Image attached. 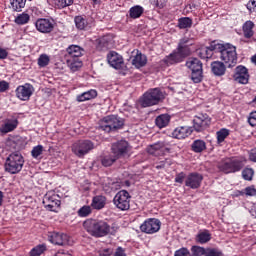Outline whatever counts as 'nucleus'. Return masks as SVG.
I'll list each match as a JSON object with an SVG mask.
<instances>
[{"mask_svg": "<svg viewBox=\"0 0 256 256\" xmlns=\"http://www.w3.org/2000/svg\"><path fill=\"white\" fill-rule=\"evenodd\" d=\"M95 97H97V92L95 90H89L78 95L76 99L78 103H83V101H90V99H95Z\"/></svg>", "mask_w": 256, "mask_h": 256, "instance_id": "c9c22d12", "label": "nucleus"}, {"mask_svg": "<svg viewBox=\"0 0 256 256\" xmlns=\"http://www.w3.org/2000/svg\"><path fill=\"white\" fill-rule=\"evenodd\" d=\"M205 256H223V254L218 249L207 248Z\"/></svg>", "mask_w": 256, "mask_h": 256, "instance_id": "603ef678", "label": "nucleus"}, {"mask_svg": "<svg viewBox=\"0 0 256 256\" xmlns=\"http://www.w3.org/2000/svg\"><path fill=\"white\" fill-rule=\"evenodd\" d=\"M46 251L47 246L45 244H39L30 250L29 256H41Z\"/></svg>", "mask_w": 256, "mask_h": 256, "instance_id": "58836bf2", "label": "nucleus"}, {"mask_svg": "<svg viewBox=\"0 0 256 256\" xmlns=\"http://www.w3.org/2000/svg\"><path fill=\"white\" fill-rule=\"evenodd\" d=\"M211 127V117L207 114H197L193 119V129L197 133H202L205 129H209Z\"/></svg>", "mask_w": 256, "mask_h": 256, "instance_id": "9b49d317", "label": "nucleus"}, {"mask_svg": "<svg viewBox=\"0 0 256 256\" xmlns=\"http://www.w3.org/2000/svg\"><path fill=\"white\" fill-rule=\"evenodd\" d=\"M212 73H214L217 77H221L225 75V64L223 62L214 61L211 63Z\"/></svg>", "mask_w": 256, "mask_h": 256, "instance_id": "7c9ffc66", "label": "nucleus"}, {"mask_svg": "<svg viewBox=\"0 0 256 256\" xmlns=\"http://www.w3.org/2000/svg\"><path fill=\"white\" fill-rule=\"evenodd\" d=\"M143 13H145V8L140 5H135L129 9L128 17H130V19H139Z\"/></svg>", "mask_w": 256, "mask_h": 256, "instance_id": "2f4dec72", "label": "nucleus"}, {"mask_svg": "<svg viewBox=\"0 0 256 256\" xmlns=\"http://www.w3.org/2000/svg\"><path fill=\"white\" fill-rule=\"evenodd\" d=\"M181 61H183L181 56H179L177 54V51L175 50L173 53H171L170 55L166 56L162 60V63H164V65H167V67H169L170 65H176V63H181Z\"/></svg>", "mask_w": 256, "mask_h": 256, "instance_id": "c756f323", "label": "nucleus"}, {"mask_svg": "<svg viewBox=\"0 0 256 256\" xmlns=\"http://www.w3.org/2000/svg\"><path fill=\"white\" fill-rule=\"evenodd\" d=\"M203 181V176L197 172L190 173L185 180L186 187L190 189H199L201 187V182Z\"/></svg>", "mask_w": 256, "mask_h": 256, "instance_id": "412c9836", "label": "nucleus"}, {"mask_svg": "<svg viewBox=\"0 0 256 256\" xmlns=\"http://www.w3.org/2000/svg\"><path fill=\"white\" fill-rule=\"evenodd\" d=\"M25 3H27V0H10V7L14 11L19 12L25 8Z\"/></svg>", "mask_w": 256, "mask_h": 256, "instance_id": "37998d69", "label": "nucleus"}, {"mask_svg": "<svg viewBox=\"0 0 256 256\" xmlns=\"http://www.w3.org/2000/svg\"><path fill=\"white\" fill-rule=\"evenodd\" d=\"M233 79L240 85H247L249 83V70L243 65H239L235 68Z\"/></svg>", "mask_w": 256, "mask_h": 256, "instance_id": "2eb2a0df", "label": "nucleus"}, {"mask_svg": "<svg viewBox=\"0 0 256 256\" xmlns=\"http://www.w3.org/2000/svg\"><path fill=\"white\" fill-rule=\"evenodd\" d=\"M147 153L154 157H161L165 153H169V144L166 142H157L147 147Z\"/></svg>", "mask_w": 256, "mask_h": 256, "instance_id": "dca6fc26", "label": "nucleus"}, {"mask_svg": "<svg viewBox=\"0 0 256 256\" xmlns=\"http://www.w3.org/2000/svg\"><path fill=\"white\" fill-rule=\"evenodd\" d=\"M241 195H246L247 197H256V188H255V186H249V187H246L242 191H237L236 192V197H239Z\"/></svg>", "mask_w": 256, "mask_h": 256, "instance_id": "79ce46f5", "label": "nucleus"}, {"mask_svg": "<svg viewBox=\"0 0 256 256\" xmlns=\"http://www.w3.org/2000/svg\"><path fill=\"white\" fill-rule=\"evenodd\" d=\"M114 205L120 211H128L131 207V195L126 190H120L114 197Z\"/></svg>", "mask_w": 256, "mask_h": 256, "instance_id": "9d476101", "label": "nucleus"}, {"mask_svg": "<svg viewBox=\"0 0 256 256\" xmlns=\"http://www.w3.org/2000/svg\"><path fill=\"white\" fill-rule=\"evenodd\" d=\"M183 181H185V173L180 172V173L177 174L176 177H175V183L183 184Z\"/></svg>", "mask_w": 256, "mask_h": 256, "instance_id": "4d7b16f0", "label": "nucleus"}, {"mask_svg": "<svg viewBox=\"0 0 256 256\" xmlns=\"http://www.w3.org/2000/svg\"><path fill=\"white\" fill-rule=\"evenodd\" d=\"M74 1L75 0H54V5L58 9H65V7H69V6L73 5Z\"/></svg>", "mask_w": 256, "mask_h": 256, "instance_id": "a18cd8bd", "label": "nucleus"}, {"mask_svg": "<svg viewBox=\"0 0 256 256\" xmlns=\"http://www.w3.org/2000/svg\"><path fill=\"white\" fill-rule=\"evenodd\" d=\"M112 153L119 159L129 153V143L125 140H120L112 144Z\"/></svg>", "mask_w": 256, "mask_h": 256, "instance_id": "6ab92c4d", "label": "nucleus"}, {"mask_svg": "<svg viewBox=\"0 0 256 256\" xmlns=\"http://www.w3.org/2000/svg\"><path fill=\"white\" fill-rule=\"evenodd\" d=\"M193 26V19L189 17H182L178 19L179 29H190Z\"/></svg>", "mask_w": 256, "mask_h": 256, "instance_id": "a19ab883", "label": "nucleus"}, {"mask_svg": "<svg viewBox=\"0 0 256 256\" xmlns=\"http://www.w3.org/2000/svg\"><path fill=\"white\" fill-rule=\"evenodd\" d=\"M218 53H220V59L228 67H234L237 65V48L231 44L218 43Z\"/></svg>", "mask_w": 256, "mask_h": 256, "instance_id": "7ed1b4c3", "label": "nucleus"}, {"mask_svg": "<svg viewBox=\"0 0 256 256\" xmlns=\"http://www.w3.org/2000/svg\"><path fill=\"white\" fill-rule=\"evenodd\" d=\"M190 47H191V40L189 38L185 37L180 39L178 43V47L175 51L177 55H179L182 61L183 59H185V57H189V55H191Z\"/></svg>", "mask_w": 256, "mask_h": 256, "instance_id": "a211bd4d", "label": "nucleus"}, {"mask_svg": "<svg viewBox=\"0 0 256 256\" xmlns=\"http://www.w3.org/2000/svg\"><path fill=\"white\" fill-rule=\"evenodd\" d=\"M219 52V43L212 42L210 46L200 49L199 55L201 59H211L213 53Z\"/></svg>", "mask_w": 256, "mask_h": 256, "instance_id": "b1692460", "label": "nucleus"}, {"mask_svg": "<svg viewBox=\"0 0 256 256\" xmlns=\"http://www.w3.org/2000/svg\"><path fill=\"white\" fill-rule=\"evenodd\" d=\"M25 165V158L19 152L10 154L5 162V171L10 175H17L21 173L23 166Z\"/></svg>", "mask_w": 256, "mask_h": 256, "instance_id": "f03ea898", "label": "nucleus"}, {"mask_svg": "<svg viewBox=\"0 0 256 256\" xmlns=\"http://www.w3.org/2000/svg\"><path fill=\"white\" fill-rule=\"evenodd\" d=\"M117 159H119L116 155L112 154H107L102 156L101 158V163L103 165V167H111V165H113V163L115 161H117Z\"/></svg>", "mask_w": 256, "mask_h": 256, "instance_id": "e433bc0d", "label": "nucleus"}, {"mask_svg": "<svg viewBox=\"0 0 256 256\" xmlns=\"http://www.w3.org/2000/svg\"><path fill=\"white\" fill-rule=\"evenodd\" d=\"M103 0H93L94 5H101Z\"/></svg>", "mask_w": 256, "mask_h": 256, "instance_id": "338daca9", "label": "nucleus"}, {"mask_svg": "<svg viewBox=\"0 0 256 256\" xmlns=\"http://www.w3.org/2000/svg\"><path fill=\"white\" fill-rule=\"evenodd\" d=\"M114 256H127V254H125V250L123 248L118 247Z\"/></svg>", "mask_w": 256, "mask_h": 256, "instance_id": "680f3d73", "label": "nucleus"}, {"mask_svg": "<svg viewBox=\"0 0 256 256\" xmlns=\"http://www.w3.org/2000/svg\"><path fill=\"white\" fill-rule=\"evenodd\" d=\"M245 167V163L243 159L232 157V158H225L221 162L218 163L219 171L222 173H237L241 171Z\"/></svg>", "mask_w": 256, "mask_h": 256, "instance_id": "20e7f679", "label": "nucleus"}, {"mask_svg": "<svg viewBox=\"0 0 256 256\" xmlns=\"http://www.w3.org/2000/svg\"><path fill=\"white\" fill-rule=\"evenodd\" d=\"M107 59L109 65L114 69H123L124 62L122 55H119L117 52L112 51L109 52V54L107 55Z\"/></svg>", "mask_w": 256, "mask_h": 256, "instance_id": "5701e85b", "label": "nucleus"}, {"mask_svg": "<svg viewBox=\"0 0 256 256\" xmlns=\"http://www.w3.org/2000/svg\"><path fill=\"white\" fill-rule=\"evenodd\" d=\"M132 53V65H134L136 69H141V67L147 65V56L143 55L139 50H134Z\"/></svg>", "mask_w": 256, "mask_h": 256, "instance_id": "393cba45", "label": "nucleus"}, {"mask_svg": "<svg viewBox=\"0 0 256 256\" xmlns=\"http://www.w3.org/2000/svg\"><path fill=\"white\" fill-rule=\"evenodd\" d=\"M207 149V144L203 140H195L192 144V151L195 153H202Z\"/></svg>", "mask_w": 256, "mask_h": 256, "instance_id": "ea45409f", "label": "nucleus"}, {"mask_svg": "<svg viewBox=\"0 0 256 256\" xmlns=\"http://www.w3.org/2000/svg\"><path fill=\"white\" fill-rule=\"evenodd\" d=\"M191 253H192V256H203V255H206L207 249L201 246H192Z\"/></svg>", "mask_w": 256, "mask_h": 256, "instance_id": "de8ad7c7", "label": "nucleus"}, {"mask_svg": "<svg viewBox=\"0 0 256 256\" xmlns=\"http://www.w3.org/2000/svg\"><path fill=\"white\" fill-rule=\"evenodd\" d=\"M113 253V250L111 248H106L100 251V256H110Z\"/></svg>", "mask_w": 256, "mask_h": 256, "instance_id": "bf43d9fd", "label": "nucleus"}, {"mask_svg": "<svg viewBox=\"0 0 256 256\" xmlns=\"http://www.w3.org/2000/svg\"><path fill=\"white\" fill-rule=\"evenodd\" d=\"M43 151H45V149L43 148V145H37V146L33 147L32 151H31V155H32L33 159H39V157H41V155H43Z\"/></svg>", "mask_w": 256, "mask_h": 256, "instance_id": "49530a36", "label": "nucleus"}, {"mask_svg": "<svg viewBox=\"0 0 256 256\" xmlns=\"http://www.w3.org/2000/svg\"><path fill=\"white\" fill-rule=\"evenodd\" d=\"M43 205L48 211H55L57 207L61 205L59 195L55 194L53 191L46 193L43 198Z\"/></svg>", "mask_w": 256, "mask_h": 256, "instance_id": "ddd939ff", "label": "nucleus"}, {"mask_svg": "<svg viewBox=\"0 0 256 256\" xmlns=\"http://www.w3.org/2000/svg\"><path fill=\"white\" fill-rule=\"evenodd\" d=\"M107 205V198L103 195L94 196L92 199L91 207L97 211H101Z\"/></svg>", "mask_w": 256, "mask_h": 256, "instance_id": "c85d7f7f", "label": "nucleus"}, {"mask_svg": "<svg viewBox=\"0 0 256 256\" xmlns=\"http://www.w3.org/2000/svg\"><path fill=\"white\" fill-rule=\"evenodd\" d=\"M121 127H123V119L115 115L106 116L99 121V129L105 131V133L117 131V129H121Z\"/></svg>", "mask_w": 256, "mask_h": 256, "instance_id": "423d86ee", "label": "nucleus"}, {"mask_svg": "<svg viewBox=\"0 0 256 256\" xmlns=\"http://www.w3.org/2000/svg\"><path fill=\"white\" fill-rule=\"evenodd\" d=\"M4 197L5 196H4L3 192L0 191V207H1V205H3V198Z\"/></svg>", "mask_w": 256, "mask_h": 256, "instance_id": "0e129e2a", "label": "nucleus"}, {"mask_svg": "<svg viewBox=\"0 0 256 256\" xmlns=\"http://www.w3.org/2000/svg\"><path fill=\"white\" fill-rule=\"evenodd\" d=\"M66 51V58L81 59V57H83L84 50L78 45H71L66 49Z\"/></svg>", "mask_w": 256, "mask_h": 256, "instance_id": "bb28decb", "label": "nucleus"}, {"mask_svg": "<svg viewBox=\"0 0 256 256\" xmlns=\"http://www.w3.org/2000/svg\"><path fill=\"white\" fill-rule=\"evenodd\" d=\"M193 133V129L189 126H182V127H178L176 128L172 135L173 137H175V139H185L187 137H189V135H191Z\"/></svg>", "mask_w": 256, "mask_h": 256, "instance_id": "a878e982", "label": "nucleus"}, {"mask_svg": "<svg viewBox=\"0 0 256 256\" xmlns=\"http://www.w3.org/2000/svg\"><path fill=\"white\" fill-rule=\"evenodd\" d=\"M79 217H89L91 215V206H83L78 210Z\"/></svg>", "mask_w": 256, "mask_h": 256, "instance_id": "3c124183", "label": "nucleus"}, {"mask_svg": "<svg viewBox=\"0 0 256 256\" xmlns=\"http://www.w3.org/2000/svg\"><path fill=\"white\" fill-rule=\"evenodd\" d=\"M51 61V58H49V55L47 54H41L38 58V65L40 67H47L49 65V62Z\"/></svg>", "mask_w": 256, "mask_h": 256, "instance_id": "8fccbe9b", "label": "nucleus"}, {"mask_svg": "<svg viewBox=\"0 0 256 256\" xmlns=\"http://www.w3.org/2000/svg\"><path fill=\"white\" fill-rule=\"evenodd\" d=\"M9 56V52H7V49L0 48V59H7Z\"/></svg>", "mask_w": 256, "mask_h": 256, "instance_id": "052dcab7", "label": "nucleus"}, {"mask_svg": "<svg viewBox=\"0 0 256 256\" xmlns=\"http://www.w3.org/2000/svg\"><path fill=\"white\" fill-rule=\"evenodd\" d=\"M34 92L35 88L33 85L26 83L16 88V97L17 99H20V101H29Z\"/></svg>", "mask_w": 256, "mask_h": 256, "instance_id": "4468645a", "label": "nucleus"}, {"mask_svg": "<svg viewBox=\"0 0 256 256\" xmlns=\"http://www.w3.org/2000/svg\"><path fill=\"white\" fill-rule=\"evenodd\" d=\"M174 256H191V252L187 248H180L175 251Z\"/></svg>", "mask_w": 256, "mask_h": 256, "instance_id": "864d4df0", "label": "nucleus"}, {"mask_svg": "<svg viewBox=\"0 0 256 256\" xmlns=\"http://www.w3.org/2000/svg\"><path fill=\"white\" fill-rule=\"evenodd\" d=\"M254 27H255V23H253V21L249 20L244 23L243 33L246 39H251L253 35H255V32L253 31Z\"/></svg>", "mask_w": 256, "mask_h": 256, "instance_id": "72a5a7b5", "label": "nucleus"}, {"mask_svg": "<svg viewBox=\"0 0 256 256\" xmlns=\"http://www.w3.org/2000/svg\"><path fill=\"white\" fill-rule=\"evenodd\" d=\"M165 163L166 161L160 162V164L156 166V169H163V167H165Z\"/></svg>", "mask_w": 256, "mask_h": 256, "instance_id": "e2e57ef3", "label": "nucleus"}, {"mask_svg": "<svg viewBox=\"0 0 256 256\" xmlns=\"http://www.w3.org/2000/svg\"><path fill=\"white\" fill-rule=\"evenodd\" d=\"M247 8L249 9V11H252L253 13H255V11H256V0H250V2L247 5Z\"/></svg>", "mask_w": 256, "mask_h": 256, "instance_id": "13d9d810", "label": "nucleus"}, {"mask_svg": "<svg viewBox=\"0 0 256 256\" xmlns=\"http://www.w3.org/2000/svg\"><path fill=\"white\" fill-rule=\"evenodd\" d=\"M169 121H171V116L168 114H162L156 118L155 124L159 129H163L169 125Z\"/></svg>", "mask_w": 256, "mask_h": 256, "instance_id": "f704fd0d", "label": "nucleus"}, {"mask_svg": "<svg viewBox=\"0 0 256 256\" xmlns=\"http://www.w3.org/2000/svg\"><path fill=\"white\" fill-rule=\"evenodd\" d=\"M48 239L50 243H53L54 245L63 246L69 244V236L59 232H50Z\"/></svg>", "mask_w": 256, "mask_h": 256, "instance_id": "4be33fe9", "label": "nucleus"}, {"mask_svg": "<svg viewBox=\"0 0 256 256\" xmlns=\"http://www.w3.org/2000/svg\"><path fill=\"white\" fill-rule=\"evenodd\" d=\"M29 21H31V16L27 12L19 14L14 20L16 25H27Z\"/></svg>", "mask_w": 256, "mask_h": 256, "instance_id": "4c0bfd02", "label": "nucleus"}, {"mask_svg": "<svg viewBox=\"0 0 256 256\" xmlns=\"http://www.w3.org/2000/svg\"><path fill=\"white\" fill-rule=\"evenodd\" d=\"M196 241L201 245L209 243L211 241V232L209 230H200L196 235Z\"/></svg>", "mask_w": 256, "mask_h": 256, "instance_id": "473e14b6", "label": "nucleus"}, {"mask_svg": "<svg viewBox=\"0 0 256 256\" xmlns=\"http://www.w3.org/2000/svg\"><path fill=\"white\" fill-rule=\"evenodd\" d=\"M83 227L92 237H107V235H115L119 230L117 224L109 225L106 221L88 219L83 223Z\"/></svg>", "mask_w": 256, "mask_h": 256, "instance_id": "f257e3e1", "label": "nucleus"}, {"mask_svg": "<svg viewBox=\"0 0 256 256\" xmlns=\"http://www.w3.org/2000/svg\"><path fill=\"white\" fill-rule=\"evenodd\" d=\"M74 22L76 28L80 31H87V29L95 27V19L91 16H76Z\"/></svg>", "mask_w": 256, "mask_h": 256, "instance_id": "f3484780", "label": "nucleus"}, {"mask_svg": "<svg viewBox=\"0 0 256 256\" xmlns=\"http://www.w3.org/2000/svg\"><path fill=\"white\" fill-rule=\"evenodd\" d=\"M163 92L159 88H153L148 90L140 98V104L142 107H153V105H158V103L163 99Z\"/></svg>", "mask_w": 256, "mask_h": 256, "instance_id": "39448f33", "label": "nucleus"}, {"mask_svg": "<svg viewBox=\"0 0 256 256\" xmlns=\"http://www.w3.org/2000/svg\"><path fill=\"white\" fill-rule=\"evenodd\" d=\"M37 31L40 33H51L55 29L53 20L47 18H40L35 23Z\"/></svg>", "mask_w": 256, "mask_h": 256, "instance_id": "aec40b11", "label": "nucleus"}, {"mask_svg": "<svg viewBox=\"0 0 256 256\" xmlns=\"http://www.w3.org/2000/svg\"><path fill=\"white\" fill-rule=\"evenodd\" d=\"M248 123L251 127H256V111L250 113Z\"/></svg>", "mask_w": 256, "mask_h": 256, "instance_id": "5fc2aeb1", "label": "nucleus"}, {"mask_svg": "<svg viewBox=\"0 0 256 256\" xmlns=\"http://www.w3.org/2000/svg\"><path fill=\"white\" fill-rule=\"evenodd\" d=\"M186 67L192 71L191 79L193 83H201L203 81V63L198 58H190L186 62Z\"/></svg>", "mask_w": 256, "mask_h": 256, "instance_id": "0eeeda50", "label": "nucleus"}, {"mask_svg": "<svg viewBox=\"0 0 256 256\" xmlns=\"http://www.w3.org/2000/svg\"><path fill=\"white\" fill-rule=\"evenodd\" d=\"M93 149H95V144L90 140H80L72 145V153L80 158L93 151Z\"/></svg>", "mask_w": 256, "mask_h": 256, "instance_id": "6e6552de", "label": "nucleus"}, {"mask_svg": "<svg viewBox=\"0 0 256 256\" xmlns=\"http://www.w3.org/2000/svg\"><path fill=\"white\" fill-rule=\"evenodd\" d=\"M229 129L227 128H222L220 129L217 133H216V136H217V142L218 143H223V141H225L226 138L229 137Z\"/></svg>", "mask_w": 256, "mask_h": 256, "instance_id": "c03bdc74", "label": "nucleus"}, {"mask_svg": "<svg viewBox=\"0 0 256 256\" xmlns=\"http://www.w3.org/2000/svg\"><path fill=\"white\" fill-rule=\"evenodd\" d=\"M140 229L143 233L153 235V233H157L161 229V221L157 218H149L143 222Z\"/></svg>", "mask_w": 256, "mask_h": 256, "instance_id": "f8f14e48", "label": "nucleus"}, {"mask_svg": "<svg viewBox=\"0 0 256 256\" xmlns=\"http://www.w3.org/2000/svg\"><path fill=\"white\" fill-rule=\"evenodd\" d=\"M9 89V84L7 83V81L2 80L0 81V93H5V91H7Z\"/></svg>", "mask_w": 256, "mask_h": 256, "instance_id": "6e6d98bb", "label": "nucleus"}, {"mask_svg": "<svg viewBox=\"0 0 256 256\" xmlns=\"http://www.w3.org/2000/svg\"><path fill=\"white\" fill-rule=\"evenodd\" d=\"M250 159L251 161H254V163H256V154L250 155Z\"/></svg>", "mask_w": 256, "mask_h": 256, "instance_id": "69168bd1", "label": "nucleus"}, {"mask_svg": "<svg viewBox=\"0 0 256 256\" xmlns=\"http://www.w3.org/2000/svg\"><path fill=\"white\" fill-rule=\"evenodd\" d=\"M253 175H255V171L252 168H245L242 171V177L245 181H252Z\"/></svg>", "mask_w": 256, "mask_h": 256, "instance_id": "09e8293b", "label": "nucleus"}, {"mask_svg": "<svg viewBox=\"0 0 256 256\" xmlns=\"http://www.w3.org/2000/svg\"><path fill=\"white\" fill-rule=\"evenodd\" d=\"M66 65L72 73H75L83 67V61L81 58H66Z\"/></svg>", "mask_w": 256, "mask_h": 256, "instance_id": "cd10ccee", "label": "nucleus"}, {"mask_svg": "<svg viewBox=\"0 0 256 256\" xmlns=\"http://www.w3.org/2000/svg\"><path fill=\"white\" fill-rule=\"evenodd\" d=\"M251 61L254 63V65H256V54L251 57Z\"/></svg>", "mask_w": 256, "mask_h": 256, "instance_id": "774afa93", "label": "nucleus"}, {"mask_svg": "<svg viewBox=\"0 0 256 256\" xmlns=\"http://www.w3.org/2000/svg\"><path fill=\"white\" fill-rule=\"evenodd\" d=\"M19 127V115L12 114L5 118L0 124V133L2 135H7V133H13L15 129Z\"/></svg>", "mask_w": 256, "mask_h": 256, "instance_id": "1a4fd4ad", "label": "nucleus"}]
</instances>
